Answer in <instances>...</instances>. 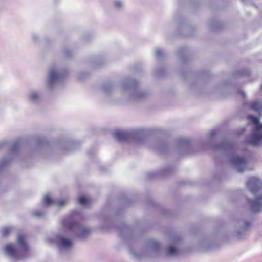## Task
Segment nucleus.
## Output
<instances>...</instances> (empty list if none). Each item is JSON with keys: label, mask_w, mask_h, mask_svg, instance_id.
Masks as SVG:
<instances>
[{"label": "nucleus", "mask_w": 262, "mask_h": 262, "mask_svg": "<svg viewBox=\"0 0 262 262\" xmlns=\"http://www.w3.org/2000/svg\"><path fill=\"white\" fill-rule=\"evenodd\" d=\"M49 243H55L61 251L70 250L73 246L72 241L61 234H58L47 238Z\"/></svg>", "instance_id": "obj_6"}, {"label": "nucleus", "mask_w": 262, "mask_h": 262, "mask_svg": "<svg viewBox=\"0 0 262 262\" xmlns=\"http://www.w3.org/2000/svg\"><path fill=\"white\" fill-rule=\"evenodd\" d=\"M32 215L36 217H42L44 216L45 214L42 212L39 211H35L32 213Z\"/></svg>", "instance_id": "obj_21"}, {"label": "nucleus", "mask_w": 262, "mask_h": 262, "mask_svg": "<svg viewBox=\"0 0 262 262\" xmlns=\"http://www.w3.org/2000/svg\"><path fill=\"white\" fill-rule=\"evenodd\" d=\"M111 89H112V86H111V85H110L109 84L105 85L103 86V88H102L103 91L105 93H108V92L110 91V90H111Z\"/></svg>", "instance_id": "obj_26"}, {"label": "nucleus", "mask_w": 262, "mask_h": 262, "mask_svg": "<svg viewBox=\"0 0 262 262\" xmlns=\"http://www.w3.org/2000/svg\"><path fill=\"white\" fill-rule=\"evenodd\" d=\"M20 146V142H16L14 143V144L12 145L11 148V152L12 153L16 152L18 150Z\"/></svg>", "instance_id": "obj_18"}, {"label": "nucleus", "mask_w": 262, "mask_h": 262, "mask_svg": "<svg viewBox=\"0 0 262 262\" xmlns=\"http://www.w3.org/2000/svg\"><path fill=\"white\" fill-rule=\"evenodd\" d=\"M66 200L63 199L53 200L48 194L45 195L43 198V203L45 206L55 204L60 207H62L66 204Z\"/></svg>", "instance_id": "obj_12"}, {"label": "nucleus", "mask_w": 262, "mask_h": 262, "mask_svg": "<svg viewBox=\"0 0 262 262\" xmlns=\"http://www.w3.org/2000/svg\"><path fill=\"white\" fill-rule=\"evenodd\" d=\"M17 241L19 245L21 247L20 250L17 249L15 244L11 243L7 244L5 247L6 254L11 258L16 260L21 259L23 258L22 253L28 249V245L23 235H18Z\"/></svg>", "instance_id": "obj_1"}, {"label": "nucleus", "mask_w": 262, "mask_h": 262, "mask_svg": "<svg viewBox=\"0 0 262 262\" xmlns=\"http://www.w3.org/2000/svg\"><path fill=\"white\" fill-rule=\"evenodd\" d=\"M8 161L6 160L3 159L0 161V172L5 167Z\"/></svg>", "instance_id": "obj_23"}, {"label": "nucleus", "mask_w": 262, "mask_h": 262, "mask_svg": "<svg viewBox=\"0 0 262 262\" xmlns=\"http://www.w3.org/2000/svg\"><path fill=\"white\" fill-rule=\"evenodd\" d=\"M230 161L238 172H243L247 169L248 160L245 157L233 155L230 158Z\"/></svg>", "instance_id": "obj_9"}, {"label": "nucleus", "mask_w": 262, "mask_h": 262, "mask_svg": "<svg viewBox=\"0 0 262 262\" xmlns=\"http://www.w3.org/2000/svg\"><path fill=\"white\" fill-rule=\"evenodd\" d=\"M27 97L28 101L32 102H36L40 100L41 95L38 92L33 90L28 93Z\"/></svg>", "instance_id": "obj_14"}, {"label": "nucleus", "mask_w": 262, "mask_h": 262, "mask_svg": "<svg viewBox=\"0 0 262 262\" xmlns=\"http://www.w3.org/2000/svg\"><path fill=\"white\" fill-rule=\"evenodd\" d=\"M215 135V132L213 131L211 133V136H213Z\"/></svg>", "instance_id": "obj_28"}, {"label": "nucleus", "mask_w": 262, "mask_h": 262, "mask_svg": "<svg viewBox=\"0 0 262 262\" xmlns=\"http://www.w3.org/2000/svg\"><path fill=\"white\" fill-rule=\"evenodd\" d=\"M11 229L10 228L6 227L3 229L2 233L4 236H7L11 232Z\"/></svg>", "instance_id": "obj_22"}, {"label": "nucleus", "mask_w": 262, "mask_h": 262, "mask_svg": "<svg viewBox=\"0 0 262 262\" xmlns=\"http://www.w3.org/2000/svg\"><path fill=\"white\" fill-rule=\"evenodd\" d=\"M65 77V73L60 71L56 67H52L47 75L46 85L49 88H52L60 83Z\"/></svg>", "instance_id": "obj_4"}, {"label": "nucleus", "mask_w": 262, "mask_h": 262, "mask_svg": "<svg viewBox=\"0 0 262 262\" xmlns=\"http://www.w3.org/2000/svg\"><path fill=\"white\" fill-rule=\"evenodd\" d=\"M239 93H240V94L241 95H242L243 96L245 95V94H244V92H243V91H239Z\"/></svg>", "instance_id": "obj_27"}, {"label": "nucleus", "mask_w": 262, "mask_h": 262, "mask_svg": "<svg viewBox=\"0 0 262 262\" xmlns=\"http://www.w3.org/2000/svg\"><path fill=\"white\" fill-rule=\"evenodd\" d=\"M246 186L249 190L256 198L262 192V182L256 177H251L248 179L246 183Z\"/></svg>", "instance_id": "obj_7"}, {"label": "nucleus", "mask_w": 262, "mask_h": 262, "mask_svg": "<svg viewBox=\"0 0 262 262\" xmlns=\"http://www.w3.org/2000/svg\"><path fill=\"white\" fill-rule=\"evenodd\" d=\"M114 5L117 8H120L123 6V3L120 0H115Z\"/></svg>", "instance_id": "obj_20"}, {"label": "nucleus", "mask_w": 262, "mask_h": 262, "mask_svg": "<svg viewBox=\"0 0 262 262\" xmlns=\"http://www.w3.org/2000/svg\"><path fill=\"white\" fill-rule=\"evenodd\" d=\"M250 108L254 111L260 113L262 111V103L260 101H255L252 103Z\"/></svg>", "instance_id": "obj_16"}, {"label": "nucleus", "mask_w": 262, "mask_h": 262, "mask_svg": "<svg viewBox=\"0 0 262 262\" xmlns=\"http://www.w3.org/2000/svg\"><path fill=\"white\" fill-rule=\"evenodd\" d=\"M248 119L254 125V129L248 138V142L252 145L256 146L262 142V123L257 117L253 116H249Z\"/></svg>", "instance_id": "obj_2"}, {"label": "nucleus", "mask_w": 262, "mask_h": 262, "mask_svg": "<svg viewBox=\"0 0 262 262\" xmlns=\"http://www.w3.org/2000/svg\"><path fill=\"white\" fill-rule=\"evenodd\" d=\"M122 89L124 90L128 89L134 99H139L143 95L142 92L136 89L135 81L132 80H129L124 82L122 85Z\"/></svg>", "instance_id": "obj_11"}, {"label": "nucleus", "mask_w": 262, "mask_h": 262, "mask_svg": "<svg viewBox=\"0 0 262 262\" xmlns=\"http://www.w3.org/2000/svg\"><path fill=\"white\" fill-rule=\"evenodd\" d=\"M250 211L253 213H259L262 210V192L255 199H248Z\"/></svg>", "instance_id": "obj_10"}, {"label": "nucleus", "mask_w": 262, "mask_h": 262, "mask_svg": "<svg viewBox=\"0 0 262 262\" xmlns=\"http://www.w3.org/2000/svg\"><path fill=\"white\" fill-rule=\"evenodd\" d=\"M155 55L157 57H160L163 55V51L160 49H157L155 51Z\"/></svg>", "instance_id": "obj_24"}, {"label": "nucleus", "mask_w": 262, "mask_h": 262, "mask_svg": "<svg viewBox=\"0 0 262 262\" xmlns=\"http://www.w3.org/2000/svg\"><path fill=\"white\" fill-rule=\"evenodd\" d=\"M179 245L180 241L178 239L171 241L168 247L164 250L165 256L170 258L178 256L181 252Z\"/></svg>", "instance_id": "obj_8"}, {"label": "nucleus", "mask_w": 262, "mask_h": 262, "mask_svg": "<svg viewBox=\"0 0 262 262\" xmlns=\"http://www.w3.org/2000/svg\"><path fill=\"white\" fill-rule=\"evenodd\" d=\"M232 147V144L231 142L228 141H225L222 143L220 145L216 146L215 148L216 149L220 150H226L230 149Z\"/></svg>", "instance_id": "obj_15"}, {"label": "nucleus", "mask_w": 262, "mask_h": 262, "mask_svg": "<svg viewBox=\"0 0 262 262\" xmlns=\"http://www.w3.org/2000/svg\"><path fill=\"white\" fill-rule=\"evenodd\" d=\"M64 227L73 232L76 236L80 238L85 237L90 232V230L76 222L65 220L63 222Z\"/></svg>", "instance_id": "obj_5"}, {"label": "nucleus", "mask_w": 262, "mask_h": 262, "mask_svg": "<svg viewBox=\"0 0 262 262\" xmlns=\"http://www.w3.org/2000/svg\"><path fill=\"white\" fill-rule=\"evenodd\" d=\"M161 252V246L156 241H149L145 246L141 253H134V255L138 258L149 257L160 254Z\"/></svg>", "instance_id": "obj_3"}, {"label": "nucleus", "mask_w": 262, "mask_h": 262, "mask_svg": "<svg viewBox=\"0 0 262 262\" xmlns=\"http://www.w3.org/2000/svg\"><path fill=\"white\" fill-rule=\"evenodd\" d=\"M261 90H262V85H261Z\"/></svg>", "instance_id": "obj_29"}, {"label": "nucleus", "mask_w": 262, "mask_h": 262, "mask_svg": "<svg viewBox=\"0 0 262 262\" xmlns=\"http://www.w3.org/2000/svg\"><path fill=\"white\" fill-rule=\"evenodd\" d=\"M32 39L33 41L36 43L39 40V36L38 34L34 33L32 35Z\"/></svg>", "instance_id": "obj_25"}, {"label": "nucleus", "mask_w": 262, "mask_h": 262, "mask_svg": "<svg viewBox=\"0 0 262 262\" xmlns=\"http://www.w3.org/2000/svg\"><path fill=\"white\" fill-rule=\"evenodd\" d=\"M89 201V198L84 196H82L79 198L78 202L81 205H86Z\"/></svg>", "instance_id": "obj_19"}, {"label": "nucleus", "mask_w": 262, "mask_h": 262, "mask_svg": "<svg viewBox=\"0 0 262 262\" xmlns=\"http://www.w3.org/2000/svg\"><path fill=\"white\" fill-rule=\"evenodd\" d=\"M134 132H129L128 131L116 130L114 132V136L119 141H124L134 135Z\"/></svg>", "instance_id": "obj_13"}, {"label": "nucleus", "mask_w": 262, "mask_h": 262, "mask_svg": "<svg viewBox=\"0 0 262 262\" xmlns=\"http://www.w3.org/2000/svg\"><path fill=\"white\" fill-rule=\"evenodd\" d=\"M242 226L241 228V231H237V236H240L242 234V233L247 230L248 227L250 226V224L247 222H243L241 224Z\"/></svg>", "instance_id": "obj_17"}]
</instances>
